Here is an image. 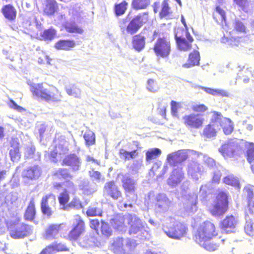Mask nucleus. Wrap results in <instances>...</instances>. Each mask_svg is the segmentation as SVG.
<instances>
[{
    "label": "nucleus",
    "instance_id": "26",
    "mask_svg": "<svg viewBox=\"0 0 254 254\" xmlns=\"http://www.w3.org/2000/svg\"><path fill=\"white\" fill-rule=\"evenodd\" d=\"M9 155L11 161L13 162L18 161L21 157V154L19 152V143L17 139H13L11 142Z\"/></svg>",
    "mask_w": 254,
    "mask_h": 254
},
{
    "label": "nucleus",
    "instance_id": "13",
    "mask_svg": "<svg viewBox=\"0 0 254 254\" xmlns=\"http://www.w3.org/2000/svg\"><path fill=\"white\" fill-rule=\"evenodd\" d=\"M127 224L129 225L130 234L139 235L143 234V231L145 232L142 221L135 215L127 214Z\"/></svg>",
    "mask_w": 254,
    "mask_h": 254
},
{
    "label": "nucleus",
    "instance_id": "25",
    "mask_svg": "<svg viewBox=\"0 0 254 254\" xmlns=\"http://www.w3.org/2000/svg\"><path fill=\"white\" fill-rule=\"evenodd\" d=\"M192 87L196 89H202L207 93L212 95L213 96H220L222 97H229V93L224 89H212L210 88L202 87L196 85H192Z\"/></svg>",
    "mask_w": 254,
    "mask_h": 254
},
{
    "label": "nucleus",
    "instance_id": "21",
    "mask_svg": "<svg viewBox=\"0 0 254 254\" xmlns=\"http://www.w3.org/2000/svg\"><path fill=\"white\" fill-rule=\"evenodd\" d=\"M113 227L120 232H124L127 230V214L126 215H118L111 220Z\"/></svg>",
    "mask_w": 254,
    "mask_h": 254
},
{
    "label": "nucleus",
    "instance_id": "17",
    "mask_svg": "<svg viewBox=\"0 0 254 254\" xmlns=\"http://www.w3.org/2000/svg\"><path fill=\"white\" fill-rule=\"evenodd\" d=\"M63 163L64 165L69 166L72 171L76 172L80 169L82 160L75 154H70L64 159Z\"/></svg>",
    "mask_w": 254,
    "mask_h": 254
},
{
    "label": "nucleus",
    "instance_id": "20",
    "mask_svg": "<svg viewBox=\"0 0 254 254\" xmlns=\"http://www.w3.org/2000/svg\"><path fill=\"white\" fill-rule=\"evenodd\" d=\"M122 176V186L127 192H134L136 189V181L130 177L129 174H120Z\"/></svg>",
    "mask_w": 254,
    "mask_h": 254
},
{
    "label": "nucleus",
    "instance_id": "7",
    "mask_svg": "<svg viewBox=\"0 0 254 254\" xmlns=\"http://www.w3.org/2000/svg\"><path fill=\"white\" fill-rule=\"evenodd\" d=\"M227 194L220 191L217 194L212 207L210 208L211 213L215 216L223 215L227 210L228 205Z\"/></svg>",
    "mask_w": 254,
    "mask_h": 254
},
{
    "label": "nucleus",
    "instance_id": "41",
    "mask_svg": "<svg viewBox=\"0 0 254 254\" xmlns=\"http://www.w3.org/2000/svg\"><path fill=\"white\" fill-rule=\"evenodd\" d=\"M161 154V151L158 148H152L148 150L146 153V160L150 162L152 160L155 159Z\"/></svg>",
    "mask_w": 254,
    "mask_h": 254
},
{
    "label": "nucleus",
    "instance_id": "11",
    "mask_svg": "<svg viewBox=\"0 0 254 254\" xmlns=\"http://www.w3.org/2000/svg\"><path fill=\"white\" fill-rule=\"evenodd\" d=\"M183 121L188 128L198 129L202 127L204 119L200 114L191 113L185 115L183 117Z\"/></svg>",
    "mask_w": 254,
    "mask_h": 254
},
{
    "label": "nucleus",
    "instance_id": "35",
    "mask_svg": "<svg viewBox=\"0 0 254 254\" xmlns=\"http://www.w3.org/2000/svg\"><path fill=\"white\" fill-rule=\"evenodd\" d=\"M75 46V43L73 40H60L55 45V47L58 50H69L70 48Z\"/></svg>",
    "mask_w": 254,
    "mask_h": 254
},
{
    "label": "nucleus",
    "instance_id": "10",
    "mask_svg": "<svg viewBox=\"0 0 254 254\" xmlns=\"http://www.w3.org/2000/svg\"><path fill=\"white\" fill-rule=\"evenodd\" d=\"M135 247V243L133 240L127 239L125 240L122 238H117L114 240L110 248L114 253L119 254L130 250Z\"/></svg>",
    "mask_w": 254,
    "mask_h": 254
},
{
    "label": "nucleus",
    "instance_id": "57",
    "mask_svg": "<svg viewBox=\"0 0 254 254\" xmlns=\"http://www.w3.org/2000/svg\"><path fill=\"white\" fill-rule=\"evenodd\" d=\"M102 213L100 208L93 207H89L86 211V214L88 216H101Z\"/></svg>",
    "mask_w": 254,
    "mask_h": 254
},
{
    "label": "nucleus",
    "instance_id": "39",
    "mask_svg": "<svg viewBox=\"0 0 254 254\" xmlns=\"http://www.w3.org/2000/svg\"><path fill=\"white\" fill-rule=\"evenodd\" d=\"M224 183L237 188H240L239 180L233 174H230L223 179Z\"/></svg>",
    "mask_w": 254,
    "mask_h": 254
},
{
    "label": "nucleus",
    "instance_id": "56",
    "mask_svg": "<svg viewBox=\"0 0 254 254\" xmlns=\"http://www.w3.org/2000/svg\"><path fill=\"white\" fill-rule=\"evenodd\" d=\"M17 198V195L16 193H10L7 195L4 198L0 200V204L1 205L4 202L5 203H13Z\"/></svg>",
    "mask_w": 254,
    "mask_h": 254
},
{
    "label": "nucleus",
    "instance_id": "22",
    "mask_svg": "<svg viewBox=\"0 0 254 254\" xmlns=\"http://www.w3.org/2000/svg\"><path fill=\"white\" fill-rule=\"evenodd\" d=\"M237 224V220L232 215L227 216L221 223V229L222 231L227 233H232Z\"/></svg>",
    "mask_w": 254,
    "mask_h": 254
},
{
    "label": "nucleus",
    "instance_id": "3",
    "mask_svg": "<svg viewBox=\"0 0 254 254\" xmlns=\"http://www.w3.org/2000/svg\"><path fill=\"white\" fill-rule=\"evenodd\" d=\"M162 229L169 238L178 240L185 236L187 228L184 224L170 217L165 220Z\"/></svg>",
    "mask_w": 254,
    "mask_h": 254
},
{
    "label": "nucleus",
    "instance_id": "30",
    "mask_svg": "<svg viewBox=\"0 0 254 254\" xmlns=\"http://www.w3.org/2000/svg\"><path fill=\"white\" fill-rule=\"evenodd\" d=\"M239 68L240 69L236 79H242L244 83H248L250 81V78L254 75L252 69L249 68H245L244 67L241 68L240 66H239Z\"/></svg>",
    "mask_w": 254,
    "mask_h": 254
},
{
    "label": "nucleus",
    "instance_id": "49",
    "mask_svg": "<svg viewBox=\"0 0 254 254\" xmlns=\"http://www.w3.org/2000/svg\"><path fill=\"white\" fill-rule=\"evenodd\" d=\"M57 32L53 28H50L47 30H45L43 34L42 35V37L43 38L46 40H52L56 36Z\"/></svg>",
    "mask_w": 254,
    "mask_h": 254
},
{
    "label": "nucleus",
    "instance_id": "1",
    "mask_svg": "<svg viewBox=\"0 0 254 254\" xmlns=\"http://www.w3.org/2000/svg\"><path fill=\"white\" fill-rule=\"evenodd\" d=\"M217 235L214 225L209 221L201 224L195 233V241L201 246L209 251L217 249L219 244H212L210 240Z\"/></svg>",
    "mask_w": 254,
    "mask_h": 254
},
{
    "label": "nucleus",
    "instance_id": "29",
    "mask_svg": "<svg viewBox=\"0 0 254 254\" xmlns=\"http://www.w3.org/2000/svg\"><path fill=\"white\" fill-rule=\"evenodd\" d=\"M63 224H52L50 225L45 233V238L46 239H52L56 238L58 236L60 230L61 229Z\"/></svg>",
    "mask_w": 254,
    "mask_h": 254
},
{
    "label": "nucleus",
    "instance_id": "15",
    "mask_svg": "<svg viewBox=\"0 0 254 254\" xmlns=\"http://www.w3.org/2000/svg\"><path fill=\"white\" fill-rule=\"evenodd\" d=\"M212 121L218 123L219 127H222L225 134H230L233 130V126L231 121L224 118L221 114L214 112L213 113Z\"/></svg>",
    "mask_w": 254,
    "mask_h": 254
},
{
    "label": "nucleus",
    "instance_id": "44",
    "mask_svg": "<svg viewBox=\"0 0 254 254\" xmlns=\"http://www.w3.org/2000/svg\"><path fill=\"white\" fill-rule=\"evenodd\" d=\"M67 94L75 98H79L81 95V91L79 88L75 85L69 86L66 87Z\"/></svg>",
    "mask_w": 254,
    "mask_h": 254
},
{
    "label": "nucleus",
    "instance_id": "37",
    "mask_svg": "<svg viewBox=\"0 0 254 254\" xmlns=\"http://www.w3.org/2000/svg\"><path fill=\"white\" fill-rule=\"evenodd\" d=\"M133 48L137 51H140L145 46V38L140 35L134 36L133 38Z\"/></svg>",
    "mask_w": 254,
    "mask_h": 254
},
{
    "label": "nucleus",
    "instance_id": "60",
    "mask_svg": "<svg viewBox=\"0 0 254 254\" xmlns=\"http://www.w3.org/2000/svg\"><path fill=\"white\" fill-rule=\"evenodd\" d=\"M76 220L77 221V224L76 226L74 228V230L77 231L78 233L81 234V233L84 230V222L82 220L80 219V218L79 216H77Z\"/></svg>",
    "mask_w": 254,
    "mask_h": 254
},
{
    "label": "nucleus",
    "instance_id": "31",
    "mask_svg": "<svg viewBox=\"0 0 254 254\" xmlns=\"http://www.w3.org/2000/svg\"><path fill=\"white\" fill-rule=\"evenodd\" d=\"M199 60V53L198 51L194 50L192 53H190L188 63L184 64L183 67L184 68H190L195 65H198Z\"/></svg>",
    "mask_w": 254,
    "mask_h": 254
},
{
    "label": "nucleus",
    "instance_id": "38",
    "mask_svg": "<svg viewBox=\"0 0 254 254\" xmlns=\"http://www.w3.org/2000/svg\"><path fill=\"white\" fill-rule=\"evenodd\" d=\"M66 31L69 33L82 34L83 29L79 27L74 22H67L64 25Z\"/></svg>",
    "mask_w": 254,
    "mask_h": 254
},
{
    "label": "nucleus",
    "instance_id": "24",
    "mask_svg": "<svg viewBox=\"0 0 254 254\" xmlns=\"http://www.w3.org/2000/svg\"><path fill=\"white\" fill-rule=\"evenodd\" d=\"M41 175V171L38 166L28 167L24 170L22 173L23 178L33 180L38 179Z\"/></svg>",
    "mask_w": 254,
    "mask_h": 254
},
{
    "label": "nucleus",
    "instance_id": "27",
    "mask_svg": "<svg viewBox=\"0 0 254 254\" xmlns=\"http://www.w3.org/2000/svg\"><path fill=\"white\" fill-rule=\"evenodd\" d=\"M67 143L65 142L63 144H59L55 147V149L51 152V160L53 162H57L58 155L65 154L68 151Z\"/></svg>",
    "mask_w": 254,
    "mask_h": 254
},
{
    "label": "nucleus",
    "instance_id": "64",
    "mask_svg": "<svg viewBox=\"0 0 254 254\" xmlns=\"http://www.w3.org/2000/svg\"><path fill=\"white\" fill-rule=\"evenodd\" d=\"M79 187L87 194H89L92 191L89 189V182L88 180H84L82 181L79 185Z\"/></svg>",
    "mask_w": 254,
    "mask_h": 254
},
{
    "label": "nucleus",
    "instance_id": "33",
    "mask_svg": "<svg viewBox=\"0 0 254 254\" xmlns=\"http://www.w3.org/2000/svg\"><path fill=\"white\" fill-rule=\"evenodd\" d=\"M234 2L244 12H251L254 7V3L251 0H234Z\"/></svg>",
    "mask_w": 254,
    "mask_h": 254
},
{
    "label": "nucleus",
    "instance_id": "19",
    "mask_svg": "<svg viewBox=\"0 0 254 254\" xmlns=\"http://www.w3.org/2000/svg\"><path fill=\"white\" fill-rule=\"evenodd\" d=\"M171 201L164 193L159 194L156 196V210L162 213L167 211L169 208Z\"/></svg>",
    "mask_w": 254,
    "mask_h": 254
},
{
    "label": "nucleus",
    "instance_id": "42",
    "mask_svg": "<svg viewBox=\"0 0 254 254\" xmlns=\"http://www.w3.org/2000/svg\"><path fill=\"white\" fill-rule=\"evenodd\" d=\"M83 137L85 139L86 144L87 146H90L95 143V134L91 130H87L84 135Z\"/></svg>",
    "mask_w": 254,
    "mask_h": 254
},
{
    "label": "nucleus",
    "instance_id": "36",
    "mask_svg": "<svg viewBox=\"0 0 254 254\" xmlns=\"http://www.w3.org/2000/svg\"><path fill=\"white\" fill-rule=\"evenodd\" d=\"M36 214L35 208V202L34 198H32L29 203L27 209L26 210L24 217L28 220H32Z\"/></svg>",
    "mask_w": 254,
    "mask_h": 254
},
{
    "label": "nucleus",
    "instance_id": "58",
    "mask_svg": "<svg viewBox=\"0 0 254 254\" xmlns=\"http://www.w3.org/2000/svg\"><path fill=\"white\" fill-rule=\"evenodd\" d=\"M181 108L180 103L173 101L171 102V112L173 116L178 117V111Z\"/></svg>",
    "mask_w": 254,
    "mask_h": 254
},
{
    "label": "nucleus",
    "instance_id": "6",
    "mask_svg": "<svg viewBox=\"0 0 254 254\" xmlns=\"http://www.w3.org/2000/svg\"><path fill=\"white\" fill-rule=\"evenodd\" d=\"M175 39L179 50L186 52L191 49L193 39L187 30L178 29L175 34Z\"/></svg>",
    "mask_w": 254,
    "mask_h": 254
},
{
    "label": "nucleus",
    "instance_id": "32",
    "mask_svg": "<svg viewBox=\"0 0 254 254\" xmlns=\"http://www.w3.org/2000/svg\"><path fill=\"white\" fill-rule=\"evenodd\" d=\"M58 8V4L55 0H46L43 10L47 15H52L55 13Z\"/></svg>",
    "mask_w": 254,
    "mask_h": 254
},
{
    "label": "nucleus",
    "instance_id": "54",
    "mask_svg": "<svg viewBox=\"0 0 254 254\" xmlns=\"http://www.w3.org/2000/svg\"><path fill=\"white\" fill-rule=\"evenodd\" d=\"M234 29L240 33H246V27L244 23L238 19H236L233 23Z\"/></svg>",
    "mask_w": 254,
    "mask_h": 254
},
{
    "label": "nucleus",
    "instance_id": "4",
    "mask_svg": "<svg viewBox=\"0 0 254 254\" xmlns=\"http://www.w3.org/2000/svg\"><path fill=\"white\" fill-rule=\"evenodd\" d=\"M148 20V14L146 13H140L135 16L127 24L128 22L127 18L123 19L120 22V27L122 29L126 28L127 33L131 35L134 34L137 32L143 24Z\"/></svg>",
    "mask_w": 254,
    "mask_h": 254
},
{
    "label": "nucleus",
    "instance_id": "8",
    "mask_svg": "<svg viewBox=\"0 0 254 254\" xmlns=\"http://www.w3.org/2000/svg\"><path fill=\"white\" fill-rule=\"evenodd\" d=\"M56 196L53 194H49L42 198L41 209L43 214L50 218L53 214L56 205Z\"/></svg>",
    "mask_w": 254,
    "mask_h": 254
},
{
    "label": "nucleus",
    "instance_id": "16",
    "mask_svg": "<svg viewBox=\"0 0 254 254\" xmlns=\"http://www.w3.org/2000/svg\"><path fill=\"white\" fill-rule=\"evenodd\" d=\"M103 193L105 195L110 196L117 200L122 197V192L114 181H110L105 183Z\"/></svg>",
    "mask_w": 254,
    "mask_h": 254
},
{
    "label": "nucleus",
    "instance_id": "47",
    "mask_svg": "<svg viewBox=\"0 0 254 254\" xmlns=\"http://www.w3.org/2000/svg\"><path fill=\"white\" fill-rule=\"evenodd\" d=\"M197 198V195L195 194H193L190 199L189 200L188 203L190 205V206H187V210L188 211L193 213L196 211Z\"/></svg>",
    "mask_w": 254,
    "mask_h": 254
},
{
    "label": "nucleus",
    "instance_id": "51",
    "mask_svg": "<svg viewBox=\"0 0 254 254\" xmlns=\"http://www.w3.org/2000/svg\"><path fill=\"white\" fill-rule=\"evenodd\" d=\"M168 1V0H164L162 3V9L160 12V16L161 18L167 16L171 13Z\"/></svg>",
    "mask_w": 254,
    "mask_h": 254
},
{
    "label": "nucleus",
    "instance_id": "18",
    "mask_svg": "<svg viewBox=\"0 0 254 254\" xmlns=\"http://www.w3.org/2000/svg\"><path fill=\"white\" fill-rule=\"evenodd\" d=\"M184 173L181 168L174 169L167 180V184L172 187L178 186L184 179Z\"/></svg>",
    "mask_w": 254,
    "mask_h": 254
},
{
    "label": "nucleus",
    "instance_id": "55",
    "mask_svg": "<svg viewBox=\"0 0 254 254\" xmlns=\"http://www.w3.org/2000/svg\"><path fill=\"white\" fill-rule=\"evenodd\" d=\"M127 3L125 1L115 5V12L117 15L123 14L126 9Z\"/></svg>",
    "mask_w": 254,
    "mask_h": 254
},
{
    "label": "nucleus",
    "instance_id": "62",
    "mask_svg": "<svg viewBox=\"0 0 254 254\" xmlns=\"http://www.w3.org/2000/svg\"><path fill=\"white\" fill-rule=\"evenodd\" d=\"M241 38H235L232 37L231 38L228 39L227 38H223L222 39V42L225 43L227 42L229 45H231L232 46H238V42L240 41V40Z\"/></svg>",
    "mask_w": 254,
    "mask_h": 254
},
{
    "label": "nucleus",
    "instance_id": "59",
    "mask_svg": "<svg viewBox=\"0 0 254 254\" xmlns=\"http://www.w3.org/2000/svg\"><path fill=\"white\" fill-rule=\"evenodd\" d=\"M58 177H62L63 179H67L70 178L71 176L68 172V170L66 169H60L55 174Z\"/></svg>",
    "mask_w": 254,
    "mask_h": 254
},
{
    "label": "nucleus",
    "instance_id": "40",
    "mask_svg": "<svg viewBox=\"0 0 254 254\" xmlns=\"http://www.w3.org/2000/svg\"><path fill=\"white\" fill-rule=\"evenodd\" d=\"M150 4V0H132V6L135 9L146 8Z\"/></svg>",
    "mask_w": 254,
    "mask_h": 254
},
{
    "label": "nucleus",
    "instance_id": "53",
    "mask_svg": "<svg viewBox=\"0 0 254 254\" xmlns=\"http://www.w3.org/2000/svg\"><path fill=\"white\" fill-rule=\"evenodd\" d=\"M254 187L250 185L246 186L244 189L245 194L248 199L249 204H250V201H254Z\"/></svg>",
    "mask_w": 254,
    "mask_h": 254
},
{
    "label": "nucleus",
    "instance_id": "2",
    "mask_svg": "<svg viewBox=\"0 0 254 254\" xmlns=\"http://www.w3.org/2000/svg\"><path fill=\"white\" fill-rule=\"evenodd\" d=\"M30 90L35 97L47 102H59L62 98L61 93L53 86L45 88L42 84H33L31 85Z\"/></svg>",
    "mask_w": 254,
    "mask_h": 254
},
{
    "label": "nucleus",
    "instance_id": "28",
    "mask_svg": "<svg viewBox=\"0 0 254 254\" xmlns=\"http://www.w3.org/2000/svg\"><path fill=\"white\" fill-rule=\"evenodd\" d=\"M1 12L4 17L9 21L14 20L17 14L16 9L11 4H7L3 6L1 9Z\"/></svg>",
    "mask_w": 254,
    "mask_h": 254
},
{
    "label": "nucleus",
    "instance_id": "52",
    "mask_svg": "<svg viewBox=\"0 0 254 254\" xmlns=\"http://www.w3.org/2000/svg\"><path fill=\"white\" fill-rule=\"evenodd\" d=\"M89 175L92 180L96 181L97 182L104 180V178L101 173L99 171H95L94 169H92L89 171Z\"/></svg>",
    "mask_w": 254,
    "mask_h": 254
},
{
    "label": "nucleus",
    "instance_id": "46",
    "mask_svg": "<svg viewBox=\"0 0 254 254\" xmlns=\"http://www.w3.org/2000/svg\"><path fill=\"white\" fill-rule=\"evenodd\" d=\"M70 208L79 209L82 208V204L79 199L74 198L68 204L64 206V210L68 211Z\"/></svg>",
    "mask_w": 254,
    "mask_h": 254
},
{
    "label": "nucleus",
    "instance_id": "23",
    "mask_svg": "<svg viewBox=\"0 0 254 254\" xmlns=\"http://www.w3.org/2000/svg\"><path fill=\"white\" fill-rule=\"evenodd\" d=\"M203 171L202 167L197 162L191 161L189 163L188 173L193 180H198Z\"/></svg>",
    "mask_w": 254,
    "mask_h": 254
},
{
    "label": "nucleus",
    "instance_id": "61",
    "mask_svg": "<svg viewBox=\"0 0 254 254\" xmlns=\"http://www.w3.org/2000/svg\"><path fill=\"white\" fill-rule=\"evenodd\" d=\"M35 152V148L32 144L26 146L25 150V156L28 158H33L34 153Z\"/></svg>",
    "mask_w": 254,
    "mask_h": 254
},
{
    "label": "nucleus",
    "instance_id": "48",
    "mask_svg": "<svg viewBox=\"0 0 254 254\" xmlns=\"http://www.w3.org/2000/svg\"><path fill=\"white\" fill-rule=\"evenodd\" d=\"M146 89L150 92L155 93L158 91L159 87L155 80L149 79L147 81Z\"/></svg>",
    "mask_w": 254,
    "mask_h": 254
},
{
    "label": "nucleus",
    "instance_id": "5",
    "mask_svg": "<svg viewBox=\"0 0 254 254\" xmlns=\"http://www.w3.org/2000/svg\"><path fill=\"white\" fill-rule=\"evenodd\" d=\"M218 151L225 159L235 158L240 155L242 152V149L236 139H230L225 142Z\"/></svg>",
    "mask_w": 254,
    "mask_h": 254
},
{
    "label": "nucleus",
    "instance_id": "14",
    "mask_svg": "<svg viewBox=\"0 0 254 254\" xmlns=\"http://www.w3.org/2000/svg\"><path fill=\"white\" fill-rule=\"evenodd\" d=\"M9 231L10 236L14 239L23 238L32 233L31 227L23 223L10 227Z\"/></svg>",
    "mask_w": 254,
    "mask_h": 254
},
{
    "label": "nucleus",
    "instance_id": "12",
    "mask_svg": "<svg viewBox=\"0 0 254 254\" xmlns=\"http://www.w3.org/2000/svg\"><path fill=\"white\" fill-rule=\"evenodd\" d=\"M154 51L157 57L162 58H167L171 52L169 40L164 38L158 39L154 45Z\"/></svg>",
    "mask_w": 254,
    "mask_h": 254
},
{
    "label": "nucleus",
    "instance_id": "9",
    "mask_svg": "<svg viewBox=\"0 0 254 254\" xmlns=\"http://www.w3.org/2000/svg\"><path fill=\"white\" fill-rule=\"evenodd\" d=\"M195 153V151L191 150H178L167 155V162L171 166H176L185 161L189 156Z\"/></svg>",
    "mask_w": 254,
    "mask_h": 254
},
{
    "label": "nucleus",
    "instance_id": "43",
    "mask_svg": "<svg viewBox=\"0 0 254 254\" xmlns=\"http://www.w3.org/2000/svg\"><path fill=\"white\" fill-rule=\"evenodd\" d=\"M246 146L247 148V160L250 163H252L254 161V144L248 142Z\"/></svg>",
    "mask_w": 254,
    "mask_h": 254
},
{
    "label": "nucleus",
    "instance_id": "63",
    "mask_svg": "<svg viewBox=\"0 0 254 254\" xmlns=\"http://www.w3.org/2000/svg\"><path fill=\"white\" fill-rule=\"evenodd\" d=\"M101 232L103 235L108 237L111 235L112 230L107 223L102 222Z\"/></svg>",
    "mask_w": 254,
    "mask_h": 254
},
{
    "label": "nucleus",
    "instance_id": "34",
    "mask_svg": "<svg viewBox=\"0 0 254 254\" xmlns=\"http://www.w3.org/2000/svg\"><path fill=\"white\" fill-rule=\"evenodd\" d=\"M212 123L210 125L206 126L204 129V134L207 137H212L216 135L217 130L220 129V127L218 126V123H216L214 121L211 119Z\"/></svg>",
    "mask_w": 254,
    "mask_h": 254
},
{
    "label": "nucleus",
    "instance_id": "50",
    "mask_svg": "<svg viewBox=\"0 0 254 254\" xmlns=\"http://www.w3.org/2000/svg\"><path fill=\"white\" fill-rule=\"evenodd\" d=\"M69 194L67 190H64L63 192L61 193L59 196V202L60 203L61 209H64V206H66V203L69 200Z\"/></svg>",
    "mask_w": 254,
    "mask_h": 254
},
{
    "label": "nucleus",
    "instance_id": "45",
    "mask_svg": "<svg viewBox=\"0 0 254 254\" xmlns=\"http://www.w3.org/2000/svg\"><path fill=\"white\" fill-rule=\"evenodd\" d=\"M119 153L121 158L125 160L133 159L137 155V153L136 150H134L131 152H128L124 149H120Z\"/></svg>",
    "mask_w": 254,
    "mask_h": 254
}]
</instances>
